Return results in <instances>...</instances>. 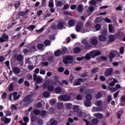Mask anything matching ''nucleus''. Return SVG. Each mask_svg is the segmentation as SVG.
Here are the masks:
<instances>
[{"label":"nucleus","instance_id":"58836bf2","mask_svg":"<svg viewBox=\"0 0 125 125\" xmlns=\"http://www.w3.org/2000/svg\"><path fill=\"white\" fill-rule=\"evenodd\" d=\"M68 25L70 27H73L75 25V21L74 20H70L68 21Z\"/></svg>","mask_w":125,"mask_h":125},{"label":"nucleus","instance_id":"4be33fe9","mask_svg":"<svg viewBox=\"0 0 125 125\" xmlns=\"http://www.w3.org/2000/svg\"><path fill=\"white\" fill-rule=\"evenodd\" d=\"M103 96V92H99L96 95V99H100V98H102Z\"/></svg>","mask_w":125,"mask_h":125},{"label":"nucleus","instance_id":"423d86ee","mask_svg":"<svg viewBox=\"0 0 125 125\" xmlns=\"http://www.w3.org/2000/svg\"><path fill=\"white\" fill-rule=\"evenodd\" d=\"M8 41H9V37H8V35L6 34H3L0 38V42H8Z\"/></svg>","mask_w":125,"mask_h":125},{"label":"nucleus","instance_id":"393cba45","mask_svg":"<svg viewBox=\"0 0 125 125\" xmlns=\"http://www.w3.org/2000/svg\"><path fill=\"white\" fill-rule=\"evenodd\" d=\"M62 92V88L60 87H57L55 89V93H57V94H59V93H61Z\"/></svg>","mask_w":125,"mask_h":125},{"label":"nucleus","instance_id":"1a4fd4ad","mask_svg":"<svg viewBox=\"0 0 125 125\" xmlns=\"http://www.w3.org/2000/svg\"><path fill=\"white\" fill-rule=\"evenodd\" d=\"M83 27V23L82 21L79 22L76 25V32H78V33L81 32V30H82Z\"/></svg>","mask_w":125,"mask_h":125},{"label":"nucleus","instance_id":"f3484780","mask_svg":"<svg viewBox=\"0 0 125 125\" xmlns=\"http://www.w3.org/2000/svg\"><path fill=\"white\" fill-rule=\"evenodd\" d=\"M18 93L17 92H14L12 93V96L13 97V100L14 101H16V100H18V99H19L20 98V95H18Z\"/></svg>","mask_w":125,"mask_h":125},{"label":"nucleus","instance_id":"6e6552de","mask_svg":"<svg viewBox=\"0 0 125 125\" xmlns=\"http://www.w3.org/2000/svg\"><path fill=\"white\" fill-rule=\"evenodd\" d=\"M113 74V68H107L104 72L105 77H109Z\"/></svg>","mask_w":125,"mask_h":125},{"label":"nucleus","instance_id":"a211bd4d","mask_svg":"<svg viewBox=\"0 0 125 125\" xmlns=\"http://www.w3.org/2000/svg\"><path fill=\"white\" fill-rule=\"evenodd\" d=\"M93 11H94V7L89 6L87 10V13L88 15H91L93 13Z\"/></svg>","mask_w":125,"mask_h":125},{"label":"nucleus","instance_id":"9b49d317","mask_svg":"<svg viewBox=\"0 0 125 125\" xmlns=\"http://www.w3.org/2000/svg\"><path fill=\"white\" fill-rule=\"evenodd\" d=\"M82 43L85 45V48L86 49H89L91 47L90 44L88 43L87 40L84 39L82 41Z\"/></svg>","mask_w":125,"mask_h":125},{"label":"nucleus","instance_id":"cd10ccee","mask_svg":"<svg viewBox=\"0 0 125 125\" xmlns=\"http://www.w3.org/2000/svg\"><path fill=\"white\" fill-rule=\"evenodd\" d=\"M108 39L109 42H113L115 41V35L111 34L108 37Z\"/></svg>","mask_w":125,"mask_h":125},{"label":"nucleus","instance_id":"49530a36","mask_svg":"<svg viewBox=\"0 0 125 125\" xmlns=\"http://www.w3.org/2000/svg\"><path fill=\"white\" fill-rule=\"evenodd\" d=\"M89 4L90 5H96V4H97V2L95 0H92L89 2Z\"/></svg>","mask_w":125,"mask_h":125},{"label":"nucleus","instance_id":"4468645a","mask_svg":"<svg viewBox=\"0 0 125 125\" xmlns=\"http://www.w3.org/2000/svg\"><path fill=\"white\" fill-rule=\"evenodd\" d=\"M83 78L75 79L74 84V85H80L81 83H83Z\"/></svg>","mask_w":125,"mask_h":125},{"label":"nucleus","instance_id":"8fccbe9b","mask_svg":"<svg viewBox=\"0 0 125 125\" xmlns=\"http://www.w3.org/2000/svg\"><path fill=\"white\" fill-rule=\"evenodd\" d=\"M31 122H32V123H35V122L38 121V118H37V117H36L35 116H32L31 117Z\"/></svg>","mask_w":125,"mask_h":125},{"label":"nucleus","instance_id":"6e6d98bb","mask_svg":"<svg viewBox=\"0 0 125 125\" xmlns=\"http://www.w3.org/2000/svg\"><path fill=\"white\" fill-rule=\"evenodd\" d=\"M108 33V31L107 30V29H104L103 30H102V31H101V34L102 35H104V36L107 35Z\"/></svg>","mask_w":125,"mask_h":125},{"label":"nucleus","instance_id":"680f3d73","mask_svg":"<svg viewBox=\"0 0 125 125\" xmlns=\"http://www.w3.org/2000/svg\"><path fill=\"white\" fill-rule=\"evenodd\" d=\"M109 89L112 92H115L118 90V88L115 87H111L109 88Z\"/></svg>","mask_w":125,"mask_h":125},{"label":"nucleus","instance_id":"72a5a7b5","mask_svg":"<svg viewBox=\"0 0 125 125\" xmlns=\"http://www.w3.org/2000/svg\"><path fill=\"white\" fill-rule=\"evenodd\" d=\"M77 10L79 12H82L83 10V5H79L77 7Z\"/></svg>","mask_w":125,"mask_h":125},{"label":"nucleus","instance_id":"774afa93","mask_svg":"<svg viewBox=\"0 0 125 125\" xmlns=\"http://www.w3.org/2000/svg\"><path fill=\"white\" fill-rule=\"evenodd\" d=\"M13 84L11 83L10 85L9 86V91H12L13 90Z\"/></svg>","mask_w":125,"mask_h":125},{"label":"nucleus","instance_id":"39448f33","mask_svg":"<svg viewBox=\"0 0 125 125\" xmlns=\"http://www.w3.org/2000/svg\"><path fill=\"white\" fill-rule=\"evenodd\" d=\"M34 81L35 82V84H40L42 83V77L38 76L36 74L33 75Z\"/></svg>","mask_w":125,"mask_h":125},{"label":"nucleus","instance_id":"ddd939ff","mask_svg":"<svg viewBox=\"0 0 125 125\" xmlns=\"http://www.w3.org/2000/svg\"><path fill=\"white\" fill-rule=\"evenodd\" d=\"M14 59H17L18 61H22L24 59V57L21 54L17 55V54H15Z\"/></svg>","mask_w":125,"mask_h":125},{"label":"nucleus","instance_id":"e433bc0d","mask_svg":"<svg viewBox=\"0 0 125 125\" xmlns=\"http://www.w3.org/2000/svg\"><path fill=\"white\" fill-rule=\"evenodd\" d=\"M57 101V100H56V99H52L51 100L49 101V103L50 105L52 106L54 105L55 103H56Z\"/></svg>","mask_w":125,"mask_h":125},{"label":"nucleus","instance_id":"e2e57ef3","mask_svg":"<svg viewBox=\"0 0 125 125\" xmlns=\"http://www.w3.org/2000/svg\"><path fill=\"white\" fill-rule=\"evenodd\" d=\"M95 29H96V31H99L100 29H101V24H97L95 25Z\"/></svg>","mask_w":125,"mask_h":125},{"label":"nucleus","instance_id":"2eb2a0df","mask_svg":"<svg viewBox=\"0 0 125 125\" xmlns=\"http://www.w3.org/2000/svg\"><path fill=\"white\" fill-rule=\"evenodd\" d=\"M57 124H58L57 121L51 118L49 120L47 125H57Z\"/></svg>","mask_w":125,"mask_h":125},{"label":"nucleus","instance_id":"4c0bfd02","mask_svg":"<svg viewBox=\"0 0 125 125\" xmlns=\"http://www.w3.org/2000/svg\"><path fill=\"white\" fill-rule=\"evenodd\" d=\"M82 51V49L80 47H76L74 49V53H79Z\"/></svg>","mask_w":125,"mask_h":125},{"label":"nucleus","instance_id":"20e7f679","mask_svg":"<svg viewBox=\"0 0 125 125\" xmlns=\"http://www.w3.org/2000/svg\"><path fill=\"white\" fill-rule=\"evenodd\" d=\"M91 58H95L96 56L100 55L101 54V52L98 50H93L89 52Z\"/></svg>","mask_w":125,"mask_h":125},{"label":"nucleus","instance_id":"412c9836","mask_svg":"<svg viewBox=\"0 0 125 125\" xmlns=\"http://www.w3.org/2000/svg\"><path fill=\"white\" fill-rule=\"evenodd\" d=\"M13 71L15 74H20L21 73V70L19 67H14L13 68Z\"/></svg>","mask_w":125,"mask_h":125},{"label":"nucleus","instance_id":"bf43d9fd","mask_svg":"<svg viewBox=\"0 0 125 125\" xmlns=\"http://www.w3.org/2000/svg\"><path fill=\"white\" fill-rule=\"evenodd\" d=\"M98 70H99V68L96 67L94 69H91V72L94 74L95 73H97V72H98Z\"/></svg>","mask_w":125,"mask_h":125},{"label":"nucleus","instance_id":"7c9ffc66","mask_svg":"<svg viewBox=\"0 0 125 125\" xmlns=\"http://www.w3.org/2000/svg\"><path fill=\"white\" fill-rule=\"evenodd\" d=\"M94 116L95 117H97V118H98V119H103V114L101 113H95L94 114Z\"/></svg>","mask_w":125,"mask_h":125},{"label":"nucleus","instance_id":"c03bdc74","mask_svg":"<svg viewBox=\"0 0 125 125\" xmlns=\"http://www.w3.org/2000/svg\"><path fill=\"white\" fill-rule=\"evenodd\" d=\"M47 89L48 91H53L54 90V86L53 85H50L48 86Z\"/></svg>","mask_w":125,"mask_h":125},{"label":"nucleus","instance_id":"4d7b16f0","mask_svg":"<svg viewBox=\"0 0 125 125\" xmlns=\"http://www.w3.org/2000/svg\"><path fill=\"white\" fill-rule=\"evenodd\" d=\"M56 5L58 6V7H60V6H63V2L62 1H59L56 2Z\"/></svg>","mask_w":125,"mask_h":125},{"label":"nucleus","instance_id":"aec40b11","mask_svg":"<svg viewBox=\"0 0 125 125\" xmlns=\"http://www.w3.org/2000/svg\"><path fill=\"white\" fill-rule=\"evenodd\" d=\"M102 107H93L92 109V112H101L102 111Z\"/></svg>","mask_w":125,"mask_h":125},{"label":"nucleus","instance_id":"3c124183","mask_svg":"<svg viewBox=\"0 0 125 125\" xmlns=\"http://www.w3.org/2000/svg\"><path fill=\"white\" fill-rule=\"evenodd\" d=\"M67 50L68 49L66 47H62V54H66V53H67Z\"/></svg>","mask_w":125,"mask_h":125},{"label":"nucleus","instance_id":"0e129e2a","mask_svg":"<svg viewBox=\"0 0 125 125\" xmlns=\"http://www.w3.org/2000/svg\"><path fill=\"white\" fill-rule=\"evenodd\" d=\"M40 115L42 118L45 117V115H46V111L45 110L42 111Z\"/></svg>","mask_w":125,"mask_h":125},{"label":"nucleus","instance_id":"a19ab883","mask_svg":"<svg viewBox=\"0 0 125 125\" xmlns=\"http://www.w3.org/2000/svg\"><path fill=\"white\" fill-rule=\"evenodd\" d=\"M55 113V109L54 107H51L49 109V114L50 115H52V114H54Z\"/></svg>","mask_w":125,"mask_h":125},{"label":"nucleus","instance_id":"a18cd8bd","mask_svg":"<svg viewBox=\"0 0 125 125\" xmlns=\"http://www.w3.org/2000/svg\"><path fill=\"white\" fill-rule=\"evenodd\" d=\"M2 99L5 100L7 98V93L6 92H3L1 95Z\"/></svg>","mask_w":125,"mask_h":125},{"label":"nucleus","instance_id":"338daca9","mask_svg":"<svg viewBox=\"0 0 125 125\" xmlns=\"http://www.w3.org/2000/svg\"><path fill=\"white\" fill-rule=\"evenodd\" d=\"M4 114L6 115V117H10L11 116V112L9 111H6L4 112Z\"/></svg>","mask_w":125,"mask_h":125},{"label":"nucleus","instance_id":"864d4df0","mask_svg":"<svg viewBox=\"0 0 125 125\" xmlns=\"http://www.w3.org/2000/svg\"><path fill=\"white\" fill-rule=\"evenodd\" d=\"M84 103L85 107H90L91 106V102H90L85 101Z\"/></svg>","mask_w":125,"mask_h":125},{"label":"nucleus","instance_id":"2f4dec72","mask_svg":"<svg viewBox=\"0 0 125 125\" xmlns=\"http://www.w3.org/2000/svg\"><path fill=\"white\" fill-rule=\"evenodd\" d=\"M91 123L93 125H97L99 123V120L97 118H94L91 120Z\"/></svg>","mask_w":125,"mask_h":125},{"label":"nucleus","instance_id":"0eeeda50","mask_svg":"<svg viewBox=\"0 0 125 125\" xmlns=\"http://www.w3.org/2000/svg\"><path fill=\"white\" fill-rule=\"evenodd\" d=\"M0 120L3 123H4L5 125H9V123L11 121V118H8L6 116H4L0 118Z\"/></svg>","mask_w":125,"mask_h":125},{"label":"nucleus","instance_id":"de8ad7c7","mask_svg":"<svg viewBox=\"0 0 125 125\" xmlns=\"http://www.w3.org/2000/svg\"><path fill=\"white\" fill-rule=\"evenodd\" d=\"M49 85V81H47L44 83L43 85V88H46V87H48Z\"/></svg>","mask_w":125,"mask_h":125},{"label":"nucleus","instance_id":"7ed1b4c3","mask_svg":"<svg viewBox=\"0 0 125 125\" xmlns=\"http://www.w3.org/2000/svg\"><path fill=\"white\" fill-rule=\"evenodd\" d=\"M63 63L65 64H73L74 62V56L72 55L65 56L62 60Z\"/></svg>","mask_w":125,"mask_h":125},{"label":"nucleus","instance_id":"09e8293b","mask_svg":"<svg viewBox=\"0 0 125 125\" xmlns=\"http://www.w3.org/2000/svg\"><path fill=\"white\" fill-rule=\"evenodd\" d=\"M85 99L88 101L91 100L92 99V95L91 94H87L85 96Z\"/></svg>","mask_w":125,"mask_h":125},{"label":"nucleus","instance_id":"f03ea898","mask_svg":"<svg viewBox=\"0 0 125 125\" xmlns=\"http://www.w3.org/2000/svg\"><path fill=\"white\" fill-rule=\"evenodd\" d=\"M32 97L33 94H29L27 95L23 99V102H25L24 105L26 107L29 106L31 103H33V102H34V99L32 98Z\"/></svg>","mask_w":125,"mask_h":125},{"label":"nucleus","instance_id":"f704fd0d","mask_svg":"<svg viewBox=\"0 0 125 125\" xmlns=\"http://www.w3.org/2000/svg\"><path fill=\"white\" fill-rule=\"evenodd\" d=\"M84 59L85 60H90L91 59V56H90L89 53H88L85 55V56L84 57Z\"/></svg>","mask_w":125,"mask_h":125},{"label":"nucleus","instance_id":"69168bd1","mask_svg":"<svg viewBox=\"0 0 125 125\" xmlns=\"http://www.w3.org/2000/svg\"><path fill=\"white\" fill-rule=\"evenodd\" d=\"M102 22V19L100 18H98L95 20V23H100Z\"/></svg>","mask_w":125,"mask_h":125},{"label":"nucleus","instance_id":"ea45409f","mask_svg":"<svg viewBox=\"0 0 125 125\" xmlns=\"http://www.w3.org/2000/svg\"><path fill=\"white\" fill-rule=\"evenodd\" d=\"M14 4H15V7L16 8V9H18V8H19V6H20V5H21V3H20V1H16L15 2Z\"/></svg>","mask_w":125,"mask_h":125},{"label":"nucleus","instance_id":"b1692460","mask_svg":"<svg viewBox=\"0 0 125 125\" xmlns=\"http://www.w3.org/2000/svg\"><path fill=\"white\" fill-rule=\"evenodd\" d=\"M99 39L101 42H105L107 40L106 36L103 35H99Z\"/></svg>","mask_w":125,"mask_h":125},{"label":"nucleus","instance_id":"5fc2aeb1","mask_svg":"<svg viewBox=\"0 0 125 125\" xmlns=\"http://www.w3.org/2000/svg\"><path fill=\"white\" fill-rule=\"evenodd\" d=\"M97 105L99 107H101L102 105H103V102H102V100H99L97 102Z\"/></svg>","mask_w":125,"mask_h":125},{"label":"nucleus","instance_id":"dca6fc26","mask_svg":"<svg viewBox=\"0 0 125 125\" xmlns=\"http://www.w3.org/2000/svg\"><path fill=\"white\" fill-rule=\"evenodd\" d=\"M57 27L59 30H63L64 28V21H60Z\"/></svg>","mask_w":125,"mask_h":125},{"label":"nucleus","instance_id":"37998d69","mask_svg":"<svg viewBox=\"0 0 125 125\" xmlns=\"http://www.w3.org/2000/svg\"><path fill=\"white\" fill-rule=\"evenodd\" d=\"M49 6L51 8H52V7H54V2L53 1V0H49Z\"/></svg>","mask_w":125,"mask_h":125},{"label":"nucleus","instance_id":"bb28decb","mask_svg":"<svg viewBox=\"0 0 125 125\" xmlns=\"http://www.w3.org/2000/svg\"><path fill=\"white\" fill-rule=\"evenodd\" d=\"M108 30L109 33H114L115 31V28L114 27V26H113L112 24H109L108 25Z\"/></svg>","mask_w":125,"mask_h":125},{"label":"nucleus","instance_id":"f257e3e1","mask_svg":"<svg viewBox=\"0 0 125 125\" xmlns=\"http://www.w3.org/2000/svg\"><path fill=\"white\" fill-rule=\"evenodd\" d=\"M73 95L72 93L69 94L62 95L58 96V99L61 100V101H70Z\"/></svg>","mask_w":125,"mask_h":125},{"label":"nucleus","instance_id":"79ce46f5","mask_svg":"<svg viewBox=\"0 0 125 125\" xmlns=\"http://www.w3.org/2000/svg\"><path fill=\"white\" fill-rule=\"evenodd\" d=\"M44 47V45L42 43H39L37 45V48L40 50H42V49H43Z\"/></svg>","mask_w":125,"mask_h":125},{"label":"nucleus","instance_id":"6ab92c4d","mask_svg":"<svg viewBox=\"0 0 125 125\" xmlns=\"http://www.w3.org/2000/svg\"><path fill=\"white\" fill-rule=\"evenodd\" d=\"M124 109H121L120 111H119L118 112H117V119H118V120H121V117H122V115L124 114Z\"/></svg>","mask_w":125,"mask_h":125},{"label":"nucleus","instance_id":"13d9d810","mask_svg":"<svg viewBox=\"0 0 125 125\" xmlns=\"http://www.w3.org/2000/svg\"><path fill=\"white\" fill-rule=\"evenodd\" d=\"M65 105L66 109H70L72 107V104L71 103H65Z\"/></svg>","mask_w":125,"mask_h":125},{"label":"nucleus","instance_id":"c756f323","mask_svg":"<svg viewBox=\"0 0 125 125\" xmlns=\"http://www.w3.org/2000/svg\"><path fill=\"white\" fill-rule=\"evenodd\" d=\"M62 53V52H61V50H57L55 52L54 55L55 56H56V57H58V56H60V55H61Z\"/></svg>","mask_w":125,"mask_h":125},{"label":"nucleus","instance_id":"052dcab7","mask_svg":"<svg viewBox=\"0 0 125 125\" xmlns=\"http://www.w3.org/2000/svg\"><path fill=\"white\" fill-rule=\"evenodd\" d=\"M37 123L39 125H42L43 124V120L42 119H39L37 120Z\"/></svg>","mask_w":125,"mask_h":125},{"label":"nucleus","instance_id":"5701e85b","mask_svg":"<svg viewBox=\"0 0 125 125\" xmlns=\"http://www.w3.org/2000/svg\"><path fill=\"white\" fill-rule=\"evenodd\" d=\"M35 115L36 116H38V115H40L41 114V111L38 109H35L33 111H31V115Z\"/></svg>","mask_w":125,"mask_h":125},{"label":"nucleus","instance_id":"9d476101","mask_svg":"<svg viewBox=\"0 0 125 125\" xmlns=\"http://www.w3.org/2000/svg\"><path fill=\"white\" fill-rule=\"evenodd\" d=\"M90 42L92 45H97L98 44V40L95 37H92L90 40Z\"/></svg>","mask_w":125,"mask_h":125},{"label":"nucleus","instance_id":"a878e982","mask_svg":"<svg viewBox=\"0 0 125 125\" xmlns=\"http://www.w3.org/2000/svg\"><path fill=\"white\" fill-rule=\"evenodd\" d=\"M63 107H64V104H63V103H59L57 104V109H59V110H61L62 109H63Z\"/></svg>","mask_w":125,"mask_h":125},{"label":"nucleus","instance_id":"f8f14e48","mask_svg":"<svg viewBox=\"0 0 125 125\" xmlns=\"http://www.w3.org/2000/svg\"><path fill=\"white\" fill-rule=\"evenodd\" d=\"M29 12H30V10L27 9L26 11L19 12L18 13V15L19 16L24 17V16H25V15H27Z\"/></svg>","mask_w":125,"mask_h":125},{"label":"nucleus","instance_id":"473e14b6","mask_svg":"<svg viewBox=\"0 0 125 125\" xmlns=\"http://www.w3.org/2000/svg\"><path fill=\"white\" fill-rule=\"evenodd\" d=\"M43 96L46 98H48V97H50V93L48 91H45L43 93Z\"/></svg>","mask_w":125,"mask_h":125},{"label":"nucleus","instance_id":"c9c22d12","mask_svg":"<svg viewBox=\"0 0 125 125\" xmlns=\"http://www.w3.org/2000/svg\"><path fill=\"white\" fill-rule=\"evenodd\" d=\"M44 44L46 45V46H49V45L51 44V42L48 40H46L44 42Z\"/></svg>","mask_w":125,"mask_h":125},{"label":"nucleus","instance_id":"c85d7f7f","mask_svg":"<svg viewBox=\"0 0 125 125\" xmlns=\"http://www.w3.org/2000/svg\"><path fill=\"white\" fill-rule=\"evenodd\" d=\"M36 28V25H30L28 27H27V30H29L31 32H33L35 28Z\"/></svg>","mask_w":125,"mask_h":125},{"label":"nucleus","instance_id":"603ef678","mask_svg":"<svg viewBox=\"0 0 125 125\" xmlns=\"http://www.w3.org/2000/svg\"><path fill=\"white\" fill-rule=\"evenodd\" d=\"M42 10H40L37 11V17H41L42 16Z\"/></svg>","mask_w":125,"mask_h":125}]
</instances>
